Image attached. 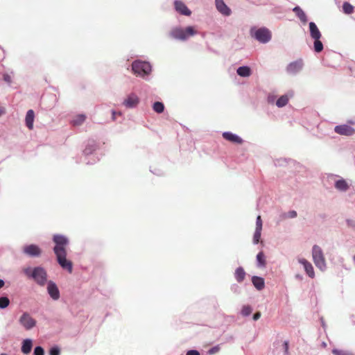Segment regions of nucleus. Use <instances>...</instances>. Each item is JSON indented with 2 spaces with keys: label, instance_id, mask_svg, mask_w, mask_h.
Returning a JSON list of instances; mask_svg holds the SVG:
<instances>
[{
  "label": "nucleus",
  "instance_id": "9d476101",
  "mask_svg": "<svg viewBox=\"0 0 355 355\" xmlns=\"http://www.w3.org/2000/svg\"><path fill=\"white\" fill-rule=\"evenodd\" d=\"M23 251L30 257H40L42 254V250L37 245L33 244L26 245Z\"/></svg>",
  "mask_w": 355,
  "mask_h": 355
},
{
  "label": "nucleus",
  "instance_id": "f03ea898",
  "mask_svg": "<svg viewBox=\"0 0 355 355\" xmlns=\"http://www.w3.org/2000/svg\"><path fill=\"white\" fill-rule=\"evenodd\" d=\"M24 272L26 276L32 277L40 286H44L46 282L47 274L42 267H35L33 269L27 268L24 269Z\"/></svg>",
  "mask_w": 355,
  "mask_h": 355
},
{
  "label": "nucleus",
  "instance_id": "b1692460",
  "mask_svg": "<svg viewBox=\"0 0 355 355\" xmlns=\"http://www.w3.org/2000/svg\"><path fill=\"white\" fill-rule=\"evenodd\" d=\"M293 11L295 12L296 15L302 22L306 23L307 21L306 15L300 7H295L293 9Z\"/></svg>",
  "mask_w": 355,
  "mask_h": 355
},
{
  "label": "nucleus",
  "instance_id": "a211bd4d",
  "mask_svg": "<svg viewBox=\"0 0 355 355\" xmlns=\"http://www.w3.org/2000/svg\"><path fill=\"white\" fill-rule=\"evenodd\" d=\"M310 35L313 39H320L322 35L314 22L309 23Z\"/></svg>",
  "mask_w": 355,
  "mask_h": 355
},
{
  "label": "nucleus",
  "instance_id": "cd10ccee",
  "mask_svg": "<svg viewBox=\"0 0 355 355\" xmlns=\"http://www.w3.org/2000/svg\"><path fill=\"white\" fill-rule=\"evenodd\" d=\"M153 108L157 113H162L164 110V105L161 102H155L153 104Z\"/></svg>",
  "mask_w": 355,
  "mask_h": 355
},
{
  "label": "nucleus",
  "instance_id": "09e8293b",
  "mask_svg": "<svg viewBox=\"0 0 355 355\" xmlns=\"http://www.w3.org/2000/svg\"><path fill=\"white\" fill-rule=\"evenodd\" d=\"M349 123H351V124H354V123L353 121H349Z\"/></svg>",
  "mask_w": 355,
  "mask_h": 355
},
{
  "label": "nucleus",
  "instance_id": "f704fd0d",
  "mask_svg": "<svg viewBox=\"0 0 355 355\" xmlns=\"http://www.w3.org/2000/svg\"><path fill=\"white\" fill-rule=\"evenodd\" d=\"M44 351L42 347H36L34 349V355H44Z\"/></svg>",
  "mask_w": 355,
  "mask_h": 355
},
{
  "label": "nucleus",
  "instance_id": "8fccbe9b",
  "mask_svg": "<svg viewBox=\"0 0 355 355\" xmlns=\"http://www.w3.org/2000/svg\"><path fill=\"white\" fill-rule=\"evenodd\" d=\"M354 261H355V255L354 256Z\"/></svg>",
  "mask_w": 355,
  "mask_h": 355
},
{
  "label": "nucleus",
  "instance_id": "0eeeda50",
  "mask_svg": "<svg viewBox=\"0 0 355 355\" xmlns=\"http://www.w3.org/2000/svg\"><path fill=\"white\" fill-rule=\"evenodd\" d=\"M19 322L26 330L33 329L37 324V321L27 312L21 315Z\"/></svg>",
  "mask_w": 355,
  "mask_h": 355
},
{
  "label": "nucleus",
  "instance_id": "79ce46f5",
  "mask_svg": "<svg viewBox=\"0 0 355 355\" xmlns=\"http://www.w3.org/2000/svg\"><path fill=\"white\" fill-rule=\"evenodd\" d=\"M260 317H261V313L257 312L254 314L253 319H254V320H257L260 318Z\"/></svg>",
  "mask_w": 355,
  "mask_h": 355
},
{
  "label": "nucleus",
  "instance_id": "aec40b11",
  "mask_svg": "<svg viewBox=\"0 0 355 355\" xmlns=\"http://www.w3.org/2000/svg\"><path fill=\"white\" fill-rule=\"evenodd\" d=\"M245 272L242 267H239L236 269L234 277L236 281L239 283L242 282L245 277Z\"/></svg>",
  "mask_w": 355,
  "mask_h": 355
},
{
  "label": "nucleus",
  "instance_id": "412c9836",
  "mask_svg": "<svg viewBox=\"0 0 355 355\" xmlns=\"http://www.w3.org/2000/svg\"><path fill=\"white\" fill-rule=\"evenodd\" d=\"M335 187L339 191H345L349 189V185L344 179H341L336 182Z\"/></svg>",
  "mask_w": 355,
  "mask_h": 355
},
{
  "label": "nucleus",
  "instance_id": "bb28decb",
  "mask_svg": "<svg viewBox=\"0 0 355 355\" xmlns=\"http://www.w3.org/2000/svg\"><path fill=\"white\" fill-rule=\"evenodd\" d=\"M343 10L345 14L349 15L354 12V6L348 2H345L343 5Z\"/></svg>",
  "mask_w": 355,
  "mask_h": 355
},
{
  "label": "nucleus",
  "instance_id": "423d86ee",
  "mask_svg": "<svg viewBox=\"0 0 355 355\" xmlns=\"http://www.w3.org/2000/svg\"><path fill=\"white\" fill-rule=\"evenodd\" d=\"M252 35L261 43H266L271 39V33L270 31L266 28H260L254 30L251 29Z\"/></svg>",
  "mask_w": 355,
  "mask_h": 355
},
{
  "label": "nucleus",
  "instance_id": "37998d69",
  "mask_svg": "<svg viewBox=\"0 0 355 355\" xmlns=\"http://www.w3.org/2000/svg\"><path fill=\"white\" fill-rule=\"evenodd\" d=\"M116 114L120 115V114H121V113H120V112L116 113V112H114V111H113V112H112V119H113V120H115V119H116Z\"/></svg>",
  "mask_w": 355,
  "mask_h": 355
},
{
  "label": "nucleus",
  "instance_id": "2f4dec72",
  "mask_svg": "<svg viewBox=\"0 0 355 355\" xmlns=\"http://www.w3.org/2000/svg\"><path fill=\"white\" fill-rule=\"evenodd\" d=\"M252 309L250 306L245 305L242 308L241 314L243 316H248V315H250V313H252Z\"/></svg>",
  "mask_w": 355,
  "mask_h": 355
},
{
  "label": "nucleus",
  "instance_id": "4468645a",
  "mask_svg": "<svg viewBox=\"0 0 355 355\" xmlns=\"http://www.w3.org/2000/svg\"><path fill=\"white\" fill-rule=\"evenodd\" d=\"M216 6L219 12L225 16H230L231 15L230 8L225 3L223 0H216Z\"/></svg>",
  "mask_w": 355,
  "mask_h": 355
},
{
  "label": "nucleus",
  "instance_id": "7ed1b4c3",
  "mask_svg": "<svg viewBox=\"0 0 355 355\" xmlns=\"http://www.w3.org/2000/svg\"><path fill=\"white\" fill-rule=\"evenodd\" d=\"M197 33L193 26H188L185 29L182 28H174L171 31V36L175 39L180 40H186L189 37L193 36Z\"/></svg>",
  "mask_w": 355,
  "mask_h": 355
},
{
  "label": "nucleus",
  "instance_id": "473e14b6",
  "mask_svg": "<svg viewBox=\"0 0 355 355\" xmlns=\"http://www.w3.org/2000/svg\"><path fill=\"white\" fill-rule=\"evenodd\" d=\"M261 230H258V229L255 230L254 236H253V241L255 244H257L259 242V240L261 239Z\"/></svg>",
  "mask_w": 355,
  "mask_h": 355
},
{
  "label": "nucleus",
  "instance_id": "e433bc0d",
  "mask_svg": "<svg viewBox=\"0 0 355 355\" xmlns=\"http://www.w3.org/2000/svg\"><path fill=\"white\" fill-rule=\"evenodd\" d=\"M256 229L262 230V220L260 216H258L257 218Z\"/></svg>",
  "mask_w": 355,
  "mask_h": 355
},
{
  "label": "nucleus",
  "instance_id": "a18cd8bd",
  "mask_svg": "<svg viewBox=\"0 0 355 355\" xmlns=\"http://www.w3.org/2000/svg\"><path fill=\"white\" fill-rule=\"evenodd\" d=\"M4 80L7 82H10V78L8 75H5L4 76Z\"/></svg>",
  "mask_w": 355,
  "mask_h": 355
},
{
  "label": "nucleus",
  "instance_id": "dca6fc26",
  "mask_svg": "<svg viewBox=\"0 0 355 355\" xmlns=\"http://www.w3.org/2000/svg\"><path fill=\"white\" fill-rule=\"evenodd\" d=\"M223 137L225 139H226L232 143H234V144H241L243 141V139L241 137H239L238 135H234L230 132H223Z\"/></svg>",
  "mask_w": 355,
  "mask_h": 355
},
{
  "label": "nucleus",
  "instance_id": "4c0bfd02",
  "mask_svg": "<svg viewBox=\"0 0 355 355\" xmlns=\"http://www.w3.org/2000/svg\"><path fill=\"white\" fill-rule=\"evenodd\" d=\"M50 355H60V349L58 347H53L50 349Z\"/></svg>",
  "mask_w": 355,
  "mask_h": 355
},
{
  "label": "nucleus",
  "instance_id": "7c9ffc66",
  "mask_svg": "<svg viewBox=\"0 0 355 355\" xmlns=\"http://www.w3.org/2000/svg\"><path fill=\"white\" fill-rule=\"evenodd\" d=\"M257 259L259 264L261 266H265L266 260H265V256H264V254L263 253V252H260L258 253V254L257 256Z\"/></svg>",
  "mask_w": 355,
  "mask_h": 355
},
{
  "label": "nucleus",
  "instance_id": "ddd939ff",
  "mask_svg": "<svg viewBox=\"0 0 355 355\" xmlns=\"http://www.w3.org/2000/svg\"><path fill=\"white\" fill-rule=\"evenodd\" d=\"M299 263L303 265L307 275L311 278L315 277V272L312 264L305 259H299Z\"/></svg>",
  "mask_w": 355,
  "mask_h": 355
},
{
  "label": "nucleus",
  "instance_id": "1a4fd4ad",
  "mask_svg": "<svg viewBox=\"0 0 355 355\" xmlns=\"http://www.w3.org/2000/svg\"><path fill=\"white\" fill-rule=\"evenodd\" d=\"M303 67V62L298 60L291 62L286 67V71L290 74H295L300 71Z\"/></svg>",
  "mask_w": 355,
  "mask_h": 355
},
{
  "label": "nucleus",
  "instance_id": "f3484780",
  "mask_svg": "<svg viewBox=\"0 0 355 355\" xmlns=\"http://www.w3.org/2000/svg\"><path fill=\"white\" fill-rule=\"evenodd\" d=\"M35 119V113L33 110H29L26 115V125L29 130H33V122Z\"/></svg>",
  "mask_w": 355,
  "mask_h": 355
},
{
  "label": "nucleus",
  "instance_id": "393cba45",
  "mask_svg": "<svg viewBox=\"0 0 355 355\" xmlns=\"http://www.w3.org/2000/svg\"><path fill=\"white\" fill-rule=\"evenodd\" d=\"M288 100L289 96L288 95H283L277 99L276 105L279 107H282L288 103Z\"/></svg>",
  "mask_w": 355,
  "mask_h": 355
},
{
  "label": "nucleus",
  "instance_id": "39448f33",
  "mask_svg": "<svg viewBox=\"0 0 355 355\" xmlns=\"http://www.w3.org/2000/svg\"><path fill=\"white\" fill-rule=\"evenodd\" d=\"M313 261L318 268L324 271L327 268L326 260L321 248L317 245L312 249Z\"/></svg>",
  "mask_w": 355,
  "mask_h": 355
},
{
  "label": "nucleus",
  "instance_id": "20e7f679",
  "mask_svg": "<svg viewBox=\"0 0 355 355\" xmlns=\"http://www.w3.org/2000/svg\"><path fill=\"white\" fill-rule=\"evenodd\" d=\"M132 70L136 76L144 77L150 73L151 65L147 62L136 60L132 64Z\"/></svg>",
  "mask_w": 355,
  "mask_h": 355
},
{
  "label": "nucleus",
  "instance_id": "c756f323",
  "mask_svg": "<svg viewBox=\"0 0 355 355\" xmlns=\"http://www.w3.org/2000/svg\"><path fill=\"white\" fill-rule=\"evenodd\" d=\"M10 304V300L7 297H0V309H5Z\"/></svg>",
  "mask_w": 355,
  "mask_h": 355
},
{
  "label": "nucleus",
  "instance_id": "c9c22d12",
  "mask_svg": "<svg viewBox=\"0 0 355 355\" xmlns=\"http://www.w3.org/2000/svg\"><path fill=\"white\" fill-rule=\"evenodd\" d=\"M347 225L348 227L355 230V220L354 219H347Z\"/></svg>",
  "mask_w": 355,
  "mask_h": 355
},
{
  "label": "nucleus",
  "instance_id": "6e6552de",
  "mask_svg": "<svg viewBox=\"0 0 355 355\" xmlns=\"http://www.w3.org/2000/svg\"><path fill=\"white\" fill-rule=\"evenodd\" d=\"M334 131L338 135L345 136H351L355 133V129L347 124L336 125Z\"/></svg>",
  "mask_w": 355,
  "mask_h": 355
},
{
  "label": "nucleus",
  "instance_id": "ea45409f",
  "mask_svg": "<svg viewBox=\"0 0 355 355\" xmlns=\"http://www.w3.org/2000/svg\"><path fill=\"white\" fill-rule=\"evenodd\" d=\"M186 355H200V353L197 350H189Z\"/></svg>",
  "mask_w": 355,
  "mask_h": 355
},
{
  "label": "nucleus",
  "instance_id": "4be33fe9",
  "mask_svg": "<svg viewBox=\"0 0 355 355\" xmlns=\"http://www.w3.org/2000/svg\"><path fill=\"white\" fill-rule=\"evenodd\" d=\"M32 340L30 339H26L23 341L22 347H21V352L24 354H29L32 349Z\"/></svg>",
  "mask_w": 355,
  "mask_h": 355
},
{
  "label": "nucleus",
  "instance_id": "58836bf2",
  "mask_svg": "<svg viewBox=\"0 0 355 355\" xmlns=\"http://www.w3.org/2000/svg\"><path fill=\"white\" fill-rule=\"evenodd\" d=\"M218 351H219L218 347H214L211 348L210 349H209L208 354L211 355V354L217 353Z\"/></svg>",
  "mask_w": 355,
  "mask_h": 355
},
{
  "label": "nucleus",
  "instance_id": "c85d7f7f",
  "mask_svg": "<svg viewBox=\"0 0 355 355\" xmlns=\"http://www.w3.org/2000/svg\"><path fill=\"white\" fill-rule=\"evenodd\" d=\"M314 41V50L317 53H320L323 49V44L320 39H313Z\"/></svg>",
  "mask_w": 355,
  "mask_h": 355
},
{
  "label": "nucleus",
  "instance_id": "72a5a7b5",
  "mask_svg": "<svg viewBox=\"0 0 355 355\" xmlns=\"http://www.w3.org/2000/svg\"><path fill=\"white\" fill-rule=\"evenodd\" d=\"M332 352L334 355H352L349 352L340 349H333Z\"/></svg>",
  "mask_w": 355,
  "mask_h": 355
},
{
  "label": "nucleus",
  "instance_id": "a878e982",
  "mask_svg": "<svg viewBox=\"0 0 355 355\" xmlns=\"http://www.w3.org/2000/svg\"><path fill=\"white\" fill-rule=\"evenodd\" d=\"M85 119L86 116L84 114H78L73 119L72 124L73 125H80L85 121Z\"/></svg>",
  "mask_w": 355,
  "mask_h": 355
},
{
  "label": "nucleus",
  "instance_id": "f8f14e48",
  "mask_svg": "<svg viewBox=\"0 0 355 355\" xmlns=\"http://www.w3.org/2000/svg\"><path fill=\"white\" fill-rule=\"evenodd\" d=\"M175 10L181 15L190 16L191 14V10L187 6L181 1H175L174 2Z\"/></svg>",
  "mask_w": 355,
  "mask_h": 355
},
{
  "label": "nucleus",
  "instance_id": "9b49d317",
  "mask_svg": "<svg viewBox=\"0 0 355 355\" xmlns=\"http://www.w3.org/2000/svg\"><path fill=\"white\" fill-rule=\"evenodd\" d=\"M47 291L53 300H57L60 298V291L57 285L54 282L50 281L48 283Z\"/></svg>",
  "mask_w": 355,
  "mask_h": 355
},
{
  "label": "nucleus",
  "instance_id": "f257e3e1",
  "mask_svg": "<svg viewBox=\"0 0 355 355\" xmlns=\"http://www.w3.org/2000/svg\"><path fill=\"white\" fill-rule=\"evenodd\" d=\"M53 241L55 243L53 252L56 256L58 263L63 269L71 273L73 263L67 259V248L69 245V239L64 235L55 234L53 236Z\"/></svg>",
  "mask_w": 355,
  "mask_h": 355
},
{
  "label": "nucleus",
  "instance_id": "2eb2a0df",
  "mask_svg": "<svg viewBox=\"0 0 355 355\" xmlns=\"http://www.w3.org/2000/svg\"><path fill=\"white\" fill-rule=\"evenodd\" d=\"M139 98L135 94H130L123 101V105L128 108L135 107L139 103Z\"/></svg>",
  "mask_w": 355,
  "mask_h": 355
},
{
  "label": "nucleus",
  "instance_id": "5701e85b",
  "mask_svg": "<svg viewBox=\"0 0 355 355\" xmlns=\"http://www.w3.org/2000/svg\"><path fill=\"white\" fill-rule=\"evenodd\" d=\"M236 72L238 75L242 77H248L251 75L250 68L245 66L239 67Z\"/></svg>",
  "mask_w": 355,
  "mask_h": 355
},
{
  "label": "nucleus",
  "instance_id": "49530a36",
  "mask_svg": "<svg viewBox=\"0 0 355 355\" xmlns=\"http://www.w3.org/2000/svg\"><path fill=\"white\" fill-rule=\"evenodd\" d=\"M284 346H285V351L287 353L288 352V344L287 342L284 343Z\"/></svg>",
  "mask_w": 355,
  "mask_h": 355
},
{
  "label": "nucleus",
  "instance_id": "6ab92c4d",
  "mask_svg": "<svg viewBox=\"0 0 355 355\" xmlns=\"http://www.w3.org/2000/svg\"><path fill=\"white\" fill-rule=\"evenodd\" d=\"M254 286L259 291L262 290L265 286L264 279L262 277L254 276L252 278Z\"/></svg>",
  "mask_w": 355,
  "mask_h": 355
},
{
  "label": "nucleus",
  "instance_id": "a19ab883",
  "mask_svg": "<svg viewBox=\"0 0 355 355\" xmlns=\"http://www.w3.org/2000/svg\"><path fill=\"white\" fill-rule=\"evenodd\" d=\"M288 214L289 218H295L297 216V212L295 211H290Z\"/></svg>",
  "mask_w": 355,
  "mask_h": 355
},
{
  "label": "nucleus",
  "instance_id": "c03bdc74",
  "mask_svg": "<svg viewBox=\"0 0 355 355\" xmlns=\"http://www.w3.org/2000/svg\"><path fill=\"white\" fill-rule=\"evenodd\" d=\"M5 113V108L0 106V116Z\"/></svg>",
  "mask_w": 355,
  "mask_h": 355
},
{
  "label": "nucleus",
  "instance_id": "de8ad7c7",
  "mask_svg": "<svg viewBox=\"0 0 355 355\" xmlns=\"http://www.w3.org/2000/svg\"><path fill=\"white\" fill-rule=\"evenodd\" d=\"M5 283L3 280L0 279V288H1L4 286Z\"/></svg>",
  "mask_w": 355,
  "mask_h": 355
}]
</instances>
